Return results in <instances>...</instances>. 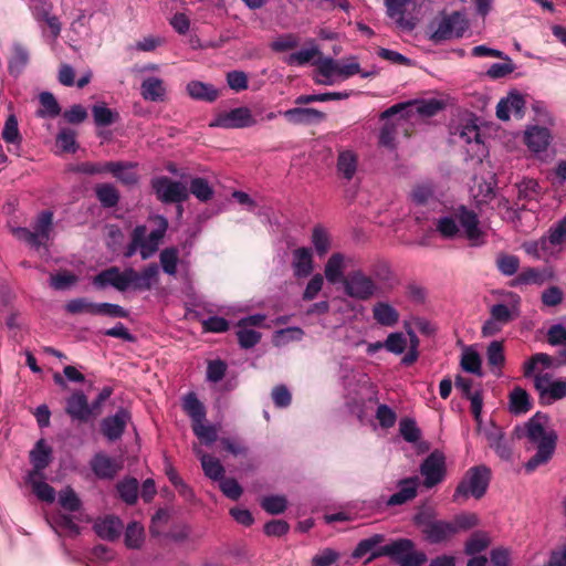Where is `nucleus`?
<instances>
[{"label": "nucleus", "mask_w": 566, "mask_h": 566, "mask_svg": "<svg viewBox=\"0 0 566 566\" xmlns=\"http://www.w3.org/2000/svg\"><path fill=\"white\" fill-rule=\"evenodd\" d=\"M298 44L300 39L296 35L289 33L273 41L271 43V49L275 52H285L295 49Z\"/></svg>", "instance_id": "nucleus-63"}, {"label": "nucleus", "mask_w": 566, "mask_h": 566, "mask_svg": "<svg viewBox=\"0 0 566 566\" xmlns=\"http://www.w3.org/2000/svg\"><path fill=\"white\" fill-rule=\"evenodd\" d=\"M371 274L365 273L363 270H353L343 280L344 292L352 298L357 301H368L379 294V285L377 281H388L391 275L389 265L379 261L371 268Z\"/></svg>", "instance_id": "nucleus-3"}, {"label": "nucleus", "mask_w": 566, "mask_h": 566, "mask_svg": "<svg viewBox=\"0 0 566 566\" xmlns=\"http://www.w3.org/2000/svg\"><path fill=\"white\" fill-rule=\"evenodd\" d=\"M488 363L490 366L500 367L505 361L503 345L501 342L494 340L488 346Z\"/></svg>", "instance_id": "nucleus-59"}, {"label": "nucleus", "mask_w": 566, "mask_h": 566, "mask_svg": "<svg viewBox=\"0 0 566 566\" xmlns=\"http://www.w3.org/2000/svg\"><path fill=\"white\" fill-rule=\"evenodd\" d=\"M184 410L191 418L192 423L203 422L206 418V408L193 392L184 398Z\"/></svg>", "instance_id": "nucleus-35"}, {"label": "nucleus", "mask_w": 566, "mask_h": 566, "mask_svg": "<svg viewBox=\"0 0 566 566\" xmlns=\"http://www.w3.org/2000/svg\"><path fill=\"white\" fill-rule=\"evenodd\" d=\"M151 187L158 199L165 203L182 202L188 199V188L184 184L172 181L166 176L154 178Z\"/></svg>", "instance_id": "nucleus-10"}, {"label": "nucleus", "mask_w": 566, "mask_h": 566, "mask_svg": "<svg viewBox=\"0 0 566 566\" xmlns=\"http://www.w3.org/2000/svg\"><path fill=\"white\" fill-rule=\"evenodd\" d=\"M144 538V527L137 522L128 524L125 532V544L129 548H138Z\"/></svg>", "instance_id": "nucleus-52"}, {"label": "nucleus", "mask_w": 566, "mask_h": 566, "mask_svg": "<svg viewBox=\"0 0 566 566\" xmlns=\"http://www.w3.org/2000/svg\"><path fill=\"white\" fill-rule=\"evenodd\" d=\"M66 413L80 422H86L93 415L87 397L82 391H74L66 400Z\"/></svg>", "instance_id": "nucleus-17"}, {"label": "nucleus", "mask_w": 566, "mask_h": 566, "mask_svg": "<svg viewBox=\"0 0 566 566\" xmlns=\"http://www.w3.org/2000/svg\"><path fill=\"white\" fill-rule=\"evenodd\" d=\"M510 411L514 415L526 413L531 407V399L525 389L515 387L510 394Z\"/></svg>", "instance_id": "nucleus-32"}, {"label": "nucleus", "mask_w": 566, "mask_h": 566, "mask_svg": "<svg viewBox=\"0 0 566 566\" xmlns=\"http://www.w3.org/2000/svg\"><path fill=\"white\" fill-rule=\"evenodd\" d=\"M42 479L43 474L41 476H28L27 481L40 500L52 503L55 500V490Z\"/></svg>", "instance_id": "nucleus-39"}, {"label": "nucleus", "mask_w": 566, "mask_h": 566, "mask_svg": "<svg viewBox=\"0 0 566 566\" xmlns=\"http://www.w3.org/2000/svg\"><path fill=\"white\" fill-rule=\"evenodd\" d=\"M91 469L98 479L112 480L122 469V462L101 452L91 460Z\"/></svg>", "instance_id": "nucleus-19"}, {"label": "nucleus", "mask_w": 566, "mask_h": 566, "mask_svg": "<svg viewBox=\"0 0 566 566\" xmlns=\"http://www.w3.org/2000/svg\"><path fill=\"white\" fill-rule=\"evenodd\" d=\"M95 195L104 208H113L119 201V192L111 184H101L95 188Z\"/></svg>", "instance_id": "nucleus-37"}, {"label": "nucleus", "mask_w": 566, "mask_h": 566, "mask_svg": "<svg viewBox=\"0 0 566 566\" xmlns=\"http://www.w3.org/2000/svg\"><path fill=\"white\" fill-rule=\"evenodd\" d=\"M292 268L296 277H306L313 271V254L310 248L293 251Z\"/></svg>", "instance_id": "nucleus-25"}, {"label": "nucleus", "mask_w": 566, "mask_h": 566, "mask_svg": "<svg viewBox=\"0 0 566 566\" xmlns=\"http://www.w3.org/2000/svg\"><path fill=\"white\" fill-rule=\"evenodd\" d=\"M123 528H124L123 522L120 521L119 517L114 516V515H109L102 520H98L94 525V530H95L96 534L101 538L107 539V541L117 539L120 536Z\"/></svg>", "instance_id": "nucleus-24"}, {"label": "nucleus", "mask_w": 566, "mask_h": 566, "mask_svg": "<svg viewBox=\"0 0 566 566\" xmlns=\"http://www.w3.org/2000/svg\"><path fill=\"white\" fill-rule=\"evenodd\" d=\"M547 237L549 238V242L553 243L556 249H559L560 252L563 250V242L566 239V218L553 226Z\"/></svg>", "instance_id": "nucleus-60"}, {"label": "nucleus", "mask_w": 566, "mask_h": 566, "mask_svg": "<svg viewBox=\"0 0 566 566\" xmlns=\"http://www.w3.org/2000/svg\"><path fill=\"white\" fill-rule=\"evenodd\" d=\"M409 107H411V112H415L421 116L430 117L442 109L443 103L438 99L431 98L428 101L416 102L413 104H410Z\"/></svg>", "instance_id": "nucleus-47"}, {"label": "nucleus", "mask_w": 566, "mask_h": 566, "mask_svg": "<svg viewBox=\"0 0 566 566\" xmlns=\"http://www.w3.org/2000/svg\"><path fill=\"white\" fill-rule=\"evenodd\" d=\"M130 420V413L120 408L114 416L106 417L101 423V431L109 441L118 440Z\"/></svg>", "instance_id": "nucleus-14"}, {"label": "nucleus", "mask_w": 566, "mask_h": 566, "mask_svg": "<svg viewBox=\"0 0 566 566\" xmlns=\"http://www.w3.org/2000/svg\"><path fill=\"white\" fill-rule=\"evenodd\" d=\"M411 548H415V543L411 539L399 538L390 544L380 546L367 560L371 562L381 556H389L400 565Z\"/></svg>", "instance_id": "nucleus-15"}, {"label": "nucleus", "mask_w": 566, "mask_h": 566, "mask_svg": "<svg viewBox=\"0 0 566 566\" xmlns=\"http://www.w3.org/2000/svg\"><path fill=\"white\" fill-rule=\"evenodd\" d=\"M415 1L416 0H385L388 17L396 19L397 22L401 24L406 12V7Z\"/></svg>", "instance_id": "nucleus-53"}, {"label": "nucleus", "mask_w": 566, "mask_h": 566, "mask_svg": "<svg viewBox=\"0 0 566 566\" xmlns=\"http://www.w3.org/2000/svg\"><path fill=\"white\" fill-rule=\"evenodd\" d=\"M186 90L191 98L208 103L214 102L220 96L219 90H217L212 84L203 83L201 81L189 82Z\"/></svg>", "instance_id": "nucleus-27"}, {"label": "nucleus", "mask_w": 566, "mask_h": 566, "mask_svg": "<svg viewBox=\"0 0 566 566\" xmlns=\"http://www.w3.org/2000/svg\"><path fill=\"white\" fill-rule=\"evenodd\" d=\"M478 431L486 439L488 444L501 459H510L511 449L504 440V431L494 422L478 424Z\"/></svg>", "instance_id": "nucleus-12"}, {"label": "nucleus", "mask_w": 566, "mask_h": 566, "mask_svg": "<svg viewBox=\"0 0 566 566\" xmlns=\"http://www.w3.org/2000/svg\"><path fill=\"white\" fill-rule=\"evenodd\" d=\"M30 460L33 470L28 476H41L42 471L50 464L51 449L48 448L43 440H39L34 449L30 452Z\"/></svg>", "instance_id": "nucleus-26"}, {"label": "nucleus", "mask_w": 566, "mask_h": 566, "mask_svg": "<svg viewBox=\"0 0 566 566\" xmlns=\"http://www.w3.org/2000/svg\"><path fill=\"white\" fill-rule=\"evenodd\" d=\"M551 132L546 127L532 126L526 129L524 134V142L533 153H542L546 150L551 144Z\"/></svg>", "instance_id": "nucleus-20"}, {"label": "nucleus", "mask_w": 566, "mask_h": 566, "mask_svg": "<svg viewBox=\"0 0 566 566\" xmlns=\"http://www.w3.org/2000/svg\"><path fill=\"white\" fill-rule=\"evenodd\" d=\"M98 303H94L86 297L70 300L65 304V311L72 315L91 314L97 315Z\"/></svg>", "instance_id": "nucleus-36"}, {"label": "nucleus", "mask_w": 566, "mask_h": 566, "mask_svg": "<svg viewBox=\"0 0 566 566\" xmlns=\"http://www.w3.org/2000/svg\"><path fill=\"white\" fill-rule=\"evenodd\" d=\"M59 503L64 510L70 512H76L81 507V501L78 496L70 486H66L60 492Z\"/></svg>", "instance_id": "nucleus-54"}, {"label": "nucleus", "mask_w": 566, "mask_h": 566, "mask_svg": "<svg viewBox=\"0 0 566 566\" xmlns=\"http://www.w3.org/2000/svg\"><path fill=\"white\" fill-rule=\"evenodd\" d=\"M504 63H494L490 66L486 72V75L491 78H501L509 74H511L515 70V65L512 60L504 54Z\"/></svg>", "instance_id": "nucleus-57"}, {"label": "nucleus", "mask_w": 566, "mask_h": 566, "mask_svg": "<svg viewBox=\"0 0 566 566\" xmlns=\"http://www.w3.org/2000/svg\"><path fill=\"white\" fill-rule=\"evenodd\" d=\"M156 223V228L147 234V227L145 224L136 226L130 232V242L127 244L124 256L132 258L139 251L143 260L150 259L158 250L166 231L168 229V221L163 216L151 218Z\"/></svg>", "instance_id": "nucleus-5"}, {"label": "nucleus", "mask_w": 566, "mask_h": 566, "mask_svg": "<svg viewBox=\"0 0 566 566\" xmlns=\"http://www.w3.org/2000/svg\"><path fill=\"white\" fill-rule=\"evenodd\" d=\"M117 491L126 504H135L138 497V481L134 478L124 479L117 484Z\"/></svg>", "instance_id": "nucleus-40"}, {"label": "nucleus", "mask_w": 566, "mask_h": 566, "mask_svg": "<svg viewBox=\"0 0 566 566\" xmlns=\"http://www.w3.org/2000/svg\"><path fill=\"white\" fill-rule=\"evenodd\" d=\"M376 419L382 428H391L395 426L397 416L396 412L387 405H379L376 411Z\"/></svg>", "instance_id": "nucleus-64"}, {"label": "nucleus", "mask_w": 566, "mask_h": 566, "mask_svg": "<svg viewBox=\"0 0 566 566\" xmlns=\"http://www.w3.org/2000/svg\"><path fill=\"white\" fill-rule=\"evenodd\" d=\"M197 453L200 455L201 467L205 474L214 481L222 480L224 468L221 462L209 454L201 453L200 450H198Z\"/></svg>", "instance_id": "nucleus-34"}, {"label": "nucleus", "mask_w": 566, "mask_h": 566, "mask_svg": "<svg viewBox=\"0 0 566 566\" xmlns=\"http://www.w3.org/2000/svg\"><path fill=\"white\" fill-rule=\"evenodd\" d=\"M468 28L465 15L459 11L442 14L430 22L429 38L434 43H440L453 38H461Z\"/></svg>", "instance_id": "nucleus-7"}, {"label": "nucleus", "mask_w": 566, "mask_h": 566, "mask_svg": "<svg viewBox=\"0 0 566 566\" xmlns=\"http://www.w3.org/2000/svg\"><path fill=\"white\" fill-rule=\"evenodd\" d=\"M192 430L193 433L207 444L214 442L218 438V432L214 426L197 422L192 423Z\"/></svg>", "instance_id": "nucleus-62"}, {"label": "nucleus", "mask_w": 566, "mask_h": 566, "mask_svg": "<svg viewBox=\"0 0 566 566\" xmlns=\"http://www.w3.org/2000/svg\"><path fill=\"white\" fill-rule=\"evenodd\" d=\"M423 534L431 544H441L455 535L451 521L434 520L426 523Z\"/></svg>", "instance_id": "nucleus-16"}, {"label": "nucleus", "mask_w": 566, "mask_h": 566, "mask_svg": "<svg viewBox=\"0 0 566 566\" xmlns=\"http://www.w3.org/2000/svg\"><path fill=\"white\" fill-rule=\"evenodd\" d=\"M261 506L265 512L277 515L286 510L287 500L283 495H269L262 499Z\"/></svg>", "instance_id": "nucleus-49"}, {"label": "nucleus", "mask_w": 566, "mask_h": 566, "mask_svg": "<svg viewBox=\"0 0 566 566\" xmlns=\"http://www.w3.org/2000/svg\"><path fill=\"white\" fill-rule=\"evenodd\" d=\"M237 336L240 346L244 349L254 347L261 339V333L247 327H239Z\"/></svg>", "instance_id": "nucleus-56"}, {"label": "nucleus", "mask_w": 566, "mask_h": 566, "mask_svg": "<svg viewBox=\"0 0 566 566\" xmlns=\"http://www.w3.org/2000/svg\"><path fill=\"white\" fill-rule=\"evenodd\" d=\"M94 122L97 126H109L116 122L118 114L105 105H94L92 108Z\"/></svg>", "instance_id": "nucleus-50"}, {"label": "nucleus", "mask_w": 566, "mask_h": 566, "mask_svg": "<svg viewBox=\"0 0 566 566\" xmlns=\"http://www.w3.org/2000/svg\"><path fill=\"white\" fill-rule=\"evenodd\" d=\"M39 101L42 106V108L36 112L39 117H56L61 113V107L52 93H41Z\"/></svg>", "instance_id": "nucleus-41"}, {"label": "nucleus", "mask_w": 566, "mask_h": 566, "mask_svg": "<svg viewBox=\"0 0 566 566\" xmlns=\"http://www.w3.org/2000/svg\"><path fill=\"white\" fill-rule=\"evenodd\" d=\"M452 526L455 528V534L460 531H468L479 524V517L474 513H461L451 521Z\"/></svg>", "instance_id": "nucleus-58"}, {"label": "nucleus", "mask_w": 566, "mask_h": 566, "mask_svg": "<svg viewBox=\"0 0 566 566\" xmlns=\"http://www.w3.org/2000/svg\"><path fill=\"white\" fill-rule=\"evenodd\" d=\"M321 51L318 46L313 41H311L307 48L291 53L284 57V62L287 65H305L310 62L314 63L315 57H318Z\"/></svg>", "instance_id": "nucleus-30"}, {"label": "nucleus", "mask_w": 566, "mask_h": 566, "mask_svg": "<svg viewBox=\"0 0 566 566\" xmlns=\"http://www.w3.org/2000/svg\"><path fill=\"white\" fill-rule=\"evenodd\" d=\"M525 106L524 97L518 93H510L507 97L502 98L496 105V116L501 120H507L510 113L522 116Z\"/></svg>", "instance_id": "nucleus-22"}, {"label": "nucleus", "mask_w": 566, "mask_h": 566, "mask_svg": "<svg viewBox=\"0 0 566 566\" xmlns=\"http://www.w3.org/2000/svg\"><path fill=\"white\" fill-rule=\"evenodd\" d=\"M345 271V256L342 253H333L327 260L324 269L326 280L336 284L338 282L343 283V280L346 277L344 275Z\"/></svg>", "instance_id": "nucleus-28"}, {"label": "nucleus", "mask_w": 566, "mask_h": 566, "mask_svg": "<svg viewBox=\"0 0 566 566\" xmlns=\"http://www.w3.org/2000/svg\"><path fill=\"white\" fill-rule=\"evenodd\" d=\"M491 470L486 465H478L469 469L458 484L453 502H464L470 496L481 499L489 488Z\"/></svg>", "instance_id": "nucleus-6"}, {"label": "nucleus", "mask_w": 566, "mask_h": 566, "mask_svg": "<svg viewBox=\"0 0 566 566\" xmlns=\"http://www.w3.org/2000/svg\"><path fill=\"white\" fill-rule=\"evenodd\" d=\"M75 132L70 128H63L56 136V145L66 153H75L76 145Z\"/></svg>", "instance_id": "nucleus-55"}, {"label": "nucleus", "mask_w": 566, "mask_h": 566, "mask_svg": "<svg viewBox=\"0 0 566 566\" xmlns=\"http://www.w3.org/2000/svg\"><path fill=\"white\" fill-rule=\"evenodd\" d=\"M140 94L146 101H163L166 94L164 82L155 76L145 78L140 86Z\"/></svg>", "instance_id": "nucleus-29"}, {"label": "nucleus", "mask_w": 566, "mask_h": 566, "mask_svg": "<svg viewBox=\"0 0 566 566\" xmlns=\"http://www.w3.org/2000/svg\"><path fill=\"white\" fill-rule=\"evenodd\" d=\"M460 364H461V367L463 370L474 374V375H478V376L482 375L481 358H480V355L475 350H473L471 348H467L462 353Z\"/></svg>", "instance_id": "nucleus-46"}, {"label": "nucleus", "mask_w": 566, "mask_h": 566, "mask_svg": "<svg viewBox=\"0 0 566 566\" xmlns=\"http://www.w3.org/2000/svg\"><path fill=\"white\" fill-rule=\"evenodd\" d=\"M189 192L202 202L209 201L214 193L208 180L201 177H195L190 180L188 193Z\"/></svg>", "instance_id": "nucleus-38"}, {"label": "nucleus", "mask_w": 566, "mask_h": 566, "mask_svg": "<svg viewBox=\"0 0 566 566\" xmlns=\"http://www.w3.org/2000/svg\"><path fill=\"white\" fill-rule=\"evenodd\" d=\"M158 276L159 268L156 263L148 264L142 272H137L134 268L122 271L118 266H111L93 277V285L101 290L112 286L119 292L129 289L143 292L151 290Z\"/></svg>", "instance_id": "nucleus-1"}, {"label": "nucleus", "mask_w": 566, "mask_h": 566, "mask_svg": "<svg viewBox=\"0 0 566 566\" xmlns=\"http://www.w3.org/2000/svg\"><path fill=\"white\" fill-rule=\"evenodd\" d=\"M293 125H313L325 120V113L316 108L294 107L281 113Z\"/></svg>", "instance_id": "nucleus-18"}, {"label": "nucleus", "mask_w": 566, "mask_h": 566, "mask_svg": "<svg viewBox=\"0 0 566 566\" xmlns=\"http://www.w3.org/2000/svg\"><path fill=\"white\" fill-rule=\"evenodd\" d=\"M499 271L506 276L514 275L520 268V260L513 254H501L496 259Z\"/></svg>", "instance_id": "nucleus-51"}, {"label": "nucleus", "mask_w": 566, "mask_h": 566, "mask_svg": "<svg viewBox=\"0 0 566 566\" xmlns=\"http://www.w3.org/2000/svg\"><path fill=\"white\" fill-rule=\"evenodd\" d=\"M553 271L551 269H536V268H527L523 270L518 276L517 282L520 284H536L542 285L546 281L553 277Z\"/></svg>", "instance_id": "nucleus-31"}, {"label": "nucleus", "mask_w": 566, "mask_h": 566, "mask_svg": "<svg viewBox=\"0 0 566 566\" xmlns=\"http://www.w3.org/2000/svg\"><path fill=\"white\" fill-rule=\"evenodd\" d=\"M179 260V251L176 248H166L159 254L163 271L168 275H176Z\"/></svg>", "instance_id": "nucleus-43"}, {"label": "nucleus", "mask_w": 566, "mask_h": 566, "mask_svg": "<svg viewBox=\"0 0 566 566\" xmlns=\"http://www.w3.org/2000/svg\"><path fill=\"white\" fill-rule=\"evenodd\" d=\"M53 227V213L49 210L41 211L32 223L33 230L28 228H12L13 235L32 248L39 249L50 239Z\"/></svg>", "instance_id": "nucleus-8"}, {"label": "nucleus", "mask_w": 566, "mask_h": 566, "mask_svg": "<svg viewBox=\"0 0 566 566\" xmlns=\"http://www.w3.org/2000/svg\"><path fill=\"white\" fill-rule=\"evenodd\" d=\"M437 231L444 239H453L463 231L472 247L484 244V233L479 228V219L473 210L465 206L454 208L448 216L441 217L436 223Z\"/></svg>", "instance_id": "nucleus-2"}, {"label": "nucleus", "mask_w": 566, "mask_h": 566, "mask_svg": "<svg viewBox=\"0 0 566 566\" xmlns=\"http://www.w3.org/2000/svg\"><path fill=\"white\" fill-rule=\"evenodd\" d=\"M312 243L316 253L324 256L331 248V237L322 226H315L312 231Z\"/></svg>", "instance_id": "nucleus-42"}, {"label": "nucleus", "mask_w": 566, "mask_h": 566, "mask_svg": "<svg viewBox=\"0 0 566 566\" xmlns=\"http://www.w3.org/2000/svg\"><path fill=\"white\" fill-rule=\"evenodd\" d=\"M375 322L385 327L395 326L400 318L399 312L388 302H376L371 307Z\"/></svg>", "instance_id": "nucleus-23"}, {"label": "nucleus", "mask_w": 566, "mask_h": 566, "mask_svg": "<svg viewBox=\"0 0 566 566\" xmlns=\"http://www.w3.org/2000/svg\"><path fill=\"white\" fill-rule=\"evenodd\" d=\"M256 124L251 109L245 106L233 108L229 112L218 114L210 123V127H221L227 129H238L251 127Z\"/></svg>", "instance_id": "nucleus-9"}, {"label": "nucleus", "mask_w": 566, "mask_h": 566, "mask_svg": "<svg viewBox=\"0 0 566 566\" xmlns=\"http://www.w3.org/2000/svg\"><path fill=\"white\" fill-rule=\"evenodd\" d=\"M357 170V157L350 150L340 151L337 159V171L343 178L350 180Z\"/></svg>", "instance_id": "nucleus-33"}, {"label": "nucleus", "mask_w": 566, "mask_h": 566, "mask_svg": "<svg viewBox=\"0 0 566 566\" xmlns=\"http://www.w3.org/2000/svg\"><path fill=\"white\" fill-rule=\"evenodd\" d=\"M420 472L424 476V485L432 488L442 481L444 475V458L441 453L432 452L420 467Z\"/></svg>", "instance_id": "nucleus-13"}, {"label": "nucleus", "mask_w": 566, "mask_h": 566, "mask_svg": "<svg viewBox=\"0 0 566 566\" xmlns=\"http://www.w3.org/2000/svg\"><path fill=\"white\" fill-rule=\"evenodd\" d=\"M304 336V332L300 327H286L279 329L273 335V344L275 346H284L290 342L301 340Z\"/></svg>", "instance_id": "nucleus-44"}, {"label": "nucleus", "mask_w": 566, "mask_h": 566, "mask_svg": "<svg viewBox=\"0 0 566 566\" xmlns=\"http://www.w3.org/2000/svg\"><path fill=\"white\" fill-rule=\"evenodd\" d=\"M407 347V338L402 333H391L385 340V348L396 355H400Z\"/></svg>", "instance_id": "nucleus-61"}, {"label": "nucleus", "mask_w": 566, "mask_h": 566, "mask_svg": "<svg viewBox=\"0 0 566 566\" xmlns=\"http://www.w3.org/2000/svg\"><path fill=\"white\" fill-rule=\"evenodd\" d=\"M490 545V538L485 533L475 532L465 543L464 552L467 555H474L483 552Z\"/></svg>", "instance_id": "nucleus-48"}, {"label": "nucleus", "mask_w": 566, "mask_h": 566, "mask_svg": "<svg viewBox=\"0 0 566 566\" xmlns=\"http://www.w3.org/2000/svg\"><path fill=\"white\" fill-rule=\"evenodd\" d=\"M385 541V536L382 534H375L368 538L361 539L356 546L353 556L356 558H360L365 556L367 553H374L380 546V544Z\"/></svg>", "instance_id": "nucleus-45"}, {"label": "nucleus", "mask_w": 566, "mask_h": 566, "mask_svg": "<svg viewBox=\"0 0 566 566\" xmlns=\"http://www.w3.org/2000/svg\"><path fill=\"white\" fill-rule=\"evenodd\" d=\"M547 419L546 415L537 412L526 423V437L537 448L536 453L525 464L527 472H533L547 463L555 452L557 433L554 430H545Z\"/></svg>", "instance_id": "nucleus-4"}, {"label": "nucleus", "mask_w": 566, "mask_h": 566, "mask_svg": "<svg viewBox=\"0 0 566 566\" xmlns=\"http://www.w3.org/2000/svg\"><path fill=\"white\" fill-rule=\"evenodd\" d=\"M419 480L417 476L400 480L399 491L387 500L388 506L402 505L417 496Z\"/></svg>", "instance_id": "nucleus-21"}, {"label": "nucleus", "mask_w": 566, "mask_h": 566, "mask_svg": "<svg viewBox=\"0 0 566 566\" xmlns=\"http://www.w3.org/2000/svg\"><path fill=\"white\" fill-rule=\"evenodd\" d=\"M534 387L543 403L549 405L566 397V379L553 380L549 374H538L534 377Z\"/></svg>", "instance_id": "nucleus-11"}]
</instances>
